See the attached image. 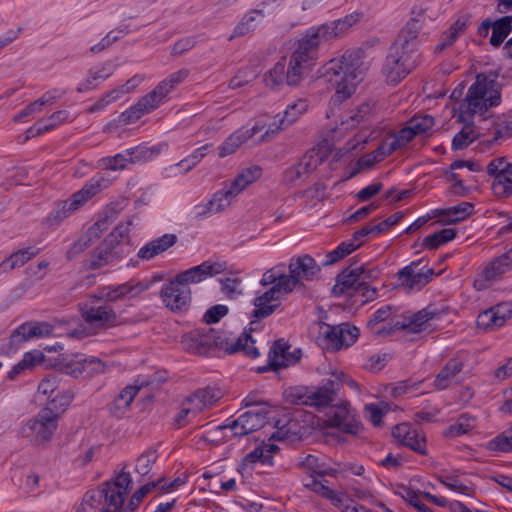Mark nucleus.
I'll return each instance as SVG.
<instances>
[{"instance_id": "f257e3e1", "label": "nucleus", "mask_w": 512, "mask_h": 512, "mask_svg": "<svg viewBox=\"0 0 512 512\" xmlns=\"http://www.w3.org/2000/svg\"><path fill=\"white\" fill-rule=\"evenodd\" d=\"M360 17V13H352L331 23L308 29L305 35L298 40L288 64H286L285 58H282L265 74L266 86L279 91L285 85H298L315 65L319 45L323 41L345 33L360 20Z\"/></svg>"}, {"instance_id": "f03ea898", "label": "nucleus", "mask_w": 512, "mask_h": 512, "mask_svg": "<svg viewBox=\"0 0 512 512\" xmlns=\"http://www.w3.org/2000/svg\"><path fill=\"white\" fill-rule=\"evenodd\" d=\"M363 58L364 51L354 49L346 51L341 59H333L329 62L325 77L336 88L334 96L336 101H342L354 93L367 69Z\"/></svg>"}, {"instance_id": "7ed1b4c3", "label": "nucleus", "mask_w": 512, "mask_h": 512, "mask_svg": "<svg viewBox=\"0 0 512 512\" xmlns=\"http://www.w3.org/2000/svg\"><path fill=\"white\" fill-rule=\"evenodd\" d=\"M497 78L498 74L494 72L476 75L475 82L469 87L464 101L460 104L461 117L464 114L483 115L489 108L501 103V86Z\"/></svg>"}, {"instance_id": "20e7f679", "label": "nucleus", "mask_w": 512, "mask_h": 512, "mask_svg": "<svg viewBox=\"0 0 512 512\" xmlns=\"http://www.w3.org/2000/svg\"><path fill=\"white\" fill-rule=\"evenodd\" d=\"M132 225V221L118 224L90 253L87 268L97 270L126 258L131 252L128 234Z\"/></svg>"}, {"instance_id": "39448f33", "label": "nucleus", "mask_w": 512, "mask_h": 512, "mask_svg": "<svg viewBox=\"0 0 512 512\" xmlns=\"http://www.w3.org/2000/svg\"><path fill=\"white\" fill-rule=\"evenodd\" d=\"M346 376L343 372L332 373L321 386L314 389L293 387L285 391L286 400L294 405H305L322 409L332 407L339 399L338 393Z\"/></svg>"}, {"instance_id": "423d86ee", "label": "nucleus", "mask_w": 512, "mask_h": 512, "mask_svg": "<svg viewBox=\"0 0 512 512\" xmlns=\"http://www.w3.org/2000/svg\"><path fill=\"white\" fill-rule=\"evenodd\" d=\"M261 175L262 168L258 165L244 168L229 185L214 193L210 201L203 206H198L197 208L201 210L197 215L205 217L223 211L245 187L258 180Z\"/></svg>"}, {"instance_id": "0eeeda50", "label": "nucleus", "mask_w": 512, "mask_h": 512, "mask_svg": "<svg viewBox=\"0 0 512 512\" xmlns=\"http://www.w3.org/2000/svg\"><path fill=\"white\" fill-rule=\"evenodd\" d=\"M309 335L323 349L338 351L355 343L359 329L348 323L330 325L323 321H315L309 326Z\"/></svg>"}, {"instance_id": "6e6552de", "label": "nucleus", "mask_w": 512, "mask_h": 512, "mask_svg": "<svg viewBox=\"0 0 512 512\" xmlns=\"http://www.w3.org/2000/svg\"><path fill=\"white\" fill-rule=\"evenodd\" d=\"M108 181L103 177H93L82 189L75 192L69 199L58 201L55 207L46 218V223L50 227L59 226L64 219L71 213L84 205L91 197L99 193L104 187H107Z\"/></svg>"}, {"instance_id": "1a4fd4ad", "label": "nucleus", "mask_w": 512, "mask_h": 512, "mask_svg": "<svg viewBox=\"0 0 512 512\" xmlns=\"http://www.w3.org/2000/svg\"><path fill=\"white\" fill-rule=\"evenodd\" d=\"M227 340L226 332L205 326L184 335L182 344L189 353L207 356L216 349L225 351Z\"/></svg>"}, {"instance_id": "9d476101", "label": "nucleus", "mask_w": 512, "mask_h": 512, "mask_svg": "<svg viewBox=\"0 0 512 512\" xmlns=\"http://www.w3.org/2000/svg\"><path fill=\"white\" fill-rule=\"evenodd\" d=\"M117 486V483L108 484L107 481L98 489L87 491L75 512H117L121 503Z\"/></svg>"}, {"instance_id": "9b49d317", "label": "nucleus", "mask_w": 512, "mask_h": 512, "mask_svg": "<svg viewBox=\"0 0 512 512\" xmlns=\"http://www.w3.org/2000/svg\"><path fill=\"white\" fill-rule=\"evenodd\" d=\"M417 64L418 55L416 53L396 48V45L393 44L390 47L382 71L387 82L396 85L411 73Z\"/></svg>"}, {"instance_id": "f8f14e48", "label": "nucleus", "mask_w": 512, "mask_h": 512, "mask_svg": "<svg viewBox=\"0 0 512 512\" xmlns=\"http://www.w3.org/2000/svg\"><path fill=\"white\" fill-rule=\"evenodd\" d=\"M58 426V414L52 408H43L20 429L22 437L37 444L49 441Z\"/></svg>"}, {"instance_id": "ddd939ff", "label": "nucleus", "mask_w": 512, "mask_h": 512, "mask_svg": "<svg viewBox=\"0 0 512 512\" xmlns=\"http://www.w3.org/2000/svg\"><path fill=\"white\" fill-rule=\"evenodd\" d=\"M126 468V465L123 469ZM162 479L157 481L149 482L142 487H140L134 494L131 496L129 502L126 506H124L125 497L129 491V487L132 483V479L130 473L122 470L113 480L108 481V484H121V486H117V490H119L121 503L119 504V508H117V512H134L142 502V500L146 497L148 493H150L154 488H156Z\"/></svg>"}, {"instance_id": "4468645a", "label": "nucleus", "mask_w": 512, "mask_h": 512, "mask_svg": "<svg viewBox=\"0 0 512 512\" xmlns=\"http://www.w3.org/2000/svg\"><path fill=\"white\" fill-rule=\"evenodd\" d=\"M440 315L439 310L432 305L418 311L409 319H392L387 325L377 330L378 334L386 333L391 334L396 330H407L408 333H420L426 330L429 326L428 322L432 319L438 318Z\"/></svg>"}, {"instance_id": "2eb2a0df", "label": "nucleus", "mask_w": 512, "mask_h": 512, "mask_svg": "<svg viewBox=\"0 0 512 512\" xmlns=\"http://www.w3.org/2000/svg\"><path fill=\"white\" fill-rule=\"evenodd\" d=\"M289 273L283 280L288 283V286L293 291L296 287H304V281H312L317 274L320 273L321 268L316 263L315 259L310 255L305 254L301 256L292 257L288 265Z\"/></svg>"}, {"instance_id": "dca6fc26", "label": "nucleus", "mask_w": 512, "mask_h": 512, "mask_svg": "<svg viewBox=\"0 0 512 512\" xmlns=\"http://www.w3.org/2000/svg\"><path fill=\"white\" fill-rule=\"evenodd\" d=\"M329 427L337 428L341 432L357 435L362 430L361 422L356 418L355 412L350 409L347 401L338 400L327 413Z\"/></svg>"}, {"instance_id": "f3484780", "label": "nucleus", "mask_w": 512, "mask_h": 512, "mask_svg": "<svg viewBox=\"0 0 512 512\" xmlns=\"http://www.w3.org/2000/svg\"><path fill=\"white\" fill-rule=\"evenodd\" d=\"M269 411L265 407L250 410L241 414L237 419L228 424L219 426V429H230L234 436L248 435L266 424Z\"/></svg>"}, {"instance_id": "a211bd4d", "label": "nucleus", "mask_w": 512, "mask_h": 512, "mask_svg": "<svg viewBox=\"0 0 512 512\" xmlns=\"http://www.w3.org/2000/svg\"><path fill=\"white\" fill-rule=\"evenodd\" d=\"M80 312L83 320L90 326L98 328H111L119 324L115 310L104 303L102 305L82 304Z\"/></svg>"}, {"instance_id": "6ab92c4d", "label": "nucleus", "mask_w": 512, "mask_h": 512, "mask_svg": "<svg viewBox=\"0 0 512 512\" xmlns=\"http://www.w3.org/2000/svg\"><path fill=\"white\" fill-rule=\"evenodd\" d=\"M160 297L171 311H184L188 309L191 302V289L173 278L162 286Z\"/></svg>"}, {"instance_id": "aec40b11", "label": "nucleus", "mask_w": 512, "mask_h": 512, "mask_svg": "<svg viewBox=\"0 0 512 512\" xmlns=\"http://www.w3.org/2000/svg\"><path fill=\"white\" fill-rule=\"evenodd\" d=\"M424 13L425 9L422 8L418 11H412L413 16L403 27L397 39L393 43L396 45V48H402L403 50L406 49L409 52H414L417 54L419 45L418 34L422 29L425 21Z\"/></svg>"}, {"instance_id": "412c9836", "label": "nucleus", "mask_w": 512, "mask_h": 512, "mask_svg": "<svg viewBox=\"0 0 512 512\" xmlns=\"http://www.w3.org/2000/svg\"><path fill=\"white\" fill-rule=\"evenodd\" d=\"M225 269V263L205 261L200 265L179 273L175 279L178 280L181 285L189 287L190 284L199 283L208 277L222 273Z\"/></svg>"}, {"instance_id": "4be33fe9", "label": "nucleus", "mask_w": 512, "mask_h": 512, "mask_svg": "<svg viewBox=\"0 0 512 512\" xmlns=\"http://www.w3.org/2000/svg\"><path fill=\"white\" fill-rule=\"evenodd\" d=\"M147 289V286L140 282H126L120 285H108L101 289L99 295L93 296L96 300H105L106 302H117L125 298H133Z\"/></svg>"}, {"instance_id": "5701e85b", "label": "nucleus", "mask_w": 512, "mask_h": 512, "mask_svg": "<svg viewBox=\"0 0 512 512\" xmlns=\"http://www.w3.org/2000/svg\"><path fill=\"white\" fill-rule=\"evenodd\" d=\"M53 326L48 322H25L17 327L10 336V344L18 346L32 338H40L51 335Z\"/></svg>"}, {"instance_id": "b1692460", "label": "nucleus", "mask_w": 512, "mask_h": 512, "mask_svg": "<svg viewBox=\"0 0 512 512\" xmlns=\"http://www.w3.org/2000/svg\"><path fill=\"white\" fill-rule=\"evenodd\" d=\"M392 435L401 445L421 455L427 454L425 438L420 437L418 431L409 423H401L394 426Z\"/></svg>"}, {"instance_id": "393cba45", "label": "nucleus", "mask_w": 512, "mask_h": 512, "mask_svg": "<svg viewBox=\"0 0 512 512\" xmlns=\"http://www.w3.org/2000/svg\"><path fill=\"white\" fill-rule=\"evenodd\" d=\"M355 292L362 294V287L360 286L355 264H351L337 275L336 284L332 287V294L335 296L344 294L351 296Z\"/></svg>"}, {"instance_id": "a878e982", "label": "nucleus", "mask_w": 512, "mask_h": 512, "mask_svg": "<svg viewBox=\"0 0 512 512\" xmlns=\"http://www.w3.org/2000/svg\"><path fill=\"white\" fill-rule=\"evenodd\" d=\"M289 346L283 340H277L273 343L268 354L267 366L260 367L259 372L267 370L277 371L280 368H286L295 363L291 361L293 358L291 352L288 351Z\"/></svg>"}, {"instance_id": "bb28decb", "label": "nucleus", "mask_w": 512, "mask_h": 512, "mask_svg": "<svg viewBox=\"0 0 512 512\" xmlns=\"http://www.w3.org/2000/svg\"><path fill=\"white\" fill-rule=\"evenodd\" d=\"M158 106L159 104L157 100L148 93L141 97L135 105L121 113L120 122L125 124L133 123L143 115L156 109Z\"/></svg>"}, {"instance_id": "cd10ccee", "label": "nucleus", "mask_w": 512, "mask_h": 512, "mask_svg": "<svg viewBox=\"0 0 512 512\" xmlns=\"http://www.w3.org/2000/svg\"><path fill=\"white\" fill-rule=\"evenodd\" d=\"M177 242L175 234H164L163 236L154 239L144 245L139 251L137 256L143 260H150L155 256L165 252Z\"/></svg>"}, {"instance_id": "c85d7f7f", "label": "nucleus", "mask_w": 512, "mask_h": 512, "mask_svg": "<svg viewBox=\"0 0 512 512\" xmlns=\"http://www.w3.org/2000/svg\"><path fill=\"white\" fill-rule=\"evenodd\" d=\"M189 76V70L180 69L170 74L166 79L161 81L150 94L157 100L158 104L180 83Z\"/></svg>"}, {"instance_id": "c756f323", "label": "nucleus", "mask_w": 512, "mask_h": 512, "mask_svg": "<svg viewBox=\"0 0 512 512\" xmlns=\"http://www.w3.org/2000/svg\"><path fill=\"white\" fill-rule=\"evenodd\" d=\"M512 269L511 264L506 258L505 254L492 259L488 262L481 273L479 274V281L493 282L498 280L503 274Z\"/></svg>"}, {"instance_id": "7c9ffc66", "label": "nucleus", "mask_w": 512, "mask_h": 512, "mask_svg": "<svg viewBox=\"0 0 512 512\" xmlns=\"http://www.w3.org/2000/svg\"><path fill=\"white\" fill-rule=\"evenodd\" d=\"M464 367V363L457 357L451 358L440 372L435 376L433 382L437 390H444L451 384L452 379L459 374Z\"/></svg>"}, {"instance_id": "2f4dec72", "label": "nucleus", "mask_w": 512, "mask_h": 512, "mask_svg": "<svg viewBox=\"0 0 512 512\" xmlns=\"http://www.w3.org/2000/svg\"><path fill=\"white\" fill-rule=\"evenodd\" d=\"M140 386L128 385L115 397L109 405V410L115 417H121L126 409L129 408L135 396L140 391Z\"/></svg>"}, {"instance_id": "473e14b6", "label": "nucleus", "mask_w": 512, "mask_h": 512, "mask_svg": "<svg viewBox=\"0 0 512 512\" xmlns=\"http://www.w3.org/2000/svg\"><path fill=\"white\" fill-rule=\"evenodd\" d=\"M265 14L261 9L251 10L249 13L245 14L239 23L235 26L230 39L235 37H240L248 34L251 31H254L258 24L262 21Z\"/></svg>"}, {"instance_id": "72a5a7b5", "label": "nucleus", "mask_w": 512, "mask_h": 512, "mask_svg": "<svg viewBox=\"0 0 512 512\" xmlns=\"http://www.w3.org/2000/svg\"><path fill=\"white\" fill-rule=\"evenodd\" d=\"M474 211V205L470 202H461L458 205L437 210V216H442L447 224L460 222L470 216Z\"/></svg>"}, {"instance_id": "f704fd0d", "label": "nucleus", "mask_w": 512, "mask_h": 512, "mask_svg": "<svg viewBox=\"0 0 512 512\" xmlns=\"http://www.w3.org/2000/svg\"><path fill=\"white\" fill-rule=\"evenodd\" d=\"M242 351L246 356L250 358H257L260 353L255 346V341L249 334H244V336H240L236 340L230 342L227 340L225 352L228 354H234Z\"/></svg>"}, {"instance_id": "c9c22d12", "label": "nucleus", "mask_w": 512, "mask_h": 512, "mask_svg": "<svg viewBox=\"0 0 512 512\" xmlns=\"http://www.w3.org/2000/svg\"><path fill=\"white\" fill-rule=\"evenodd\" d=\"M373 110V104L370 102H364L357 106L355 109H352L349 112V115L342 119L341 126L342 129L348 130L352 128H356L363 122H366Z\"/></svg>"}, {"instance_id": "e433bc0d", "label": "nucleus", "mask_w": 512, "mask_h": 512, "mask_svg": "<svg viewBox=\"0 0 512 512\" xmlns=\"http://www.w3.org/2000/svg\"><path fill=\"white\" fill-rule=\"evenodd\" d=\"M357 275L359 278L360 286L362 287V296L367 300H373L377 295V290L369 286V282L378 278L379 271L375 268H368L365 265L357 266Z\"/></svg>"}, {"instance_id": "4c0bfd02", "label": "nucleus", "mask_w": 512, "mask_h": 512, "mask_svg": "<svg viewBox=\"0 0 512 512\" xmlns=\"http://www.w3.org/2000/svg\"><path fill=\"white\" fill-rule=\"evenodd\" d=\"M37 252V250H33L32 248H24L14 252L0 263V271L8 272L17 267L23 266L32 257H34Z\"/></svg>"}, {"instance_id": "58836bf2", "label": "nucleus", "mask_w": 512, "mask_h": 512, "mask_svg": "<svg viewBox=\"0 0 512 512\" xmlns=\"http://www.w3.org/2000/svg\"><path fill=\"white\" fill-rule=\"evenodd\" d=\"M277 431L273 433L272 438L278 440L301 438L306 433V428L298 424L296 418H291L286 424L280 426V421L276 422Z\"/></svg>"}, {"instance_id": "ea45409f", "label": "nucleus", "mask_w": 512, "mask_h": 512, "mask_svg": "<svg viewBox=\"0 0 512 512\" xmlns=\"http://www.w3.org/2000/svg\"><path fill=\"white\" fill-rule=\"evenodd\" d=\"M117 213L113 208L105 209L99 219L88 229L87 233L95 240L106 231L110 224L116 219Z\"/></svg>"}, {"instance_id": "a19ab883", "label": "nucleus", "mask_w": 512, "mask_h": 512, "mask_svg": "<svg viewBox=\"0 0 512 512\" xmlns=\"http://www.w3.org/2000/svg\"><path fill=\"white\" fill-rule=\"evenodd\" d=\"M247 140H249V135L240 133L239 130L235 131L219 147V157L224 158L235 153Z\"/></svg>"}, {"instance_id": "79ce46f5", "label": "nucleus", "mask_w": 512, "mask_h": 512, "mask_svg": "<svg viewBox=\"0 0 512 512\" xmlns=\"http://www.w3.org/2000/svg\"><path fill=\"white\" fill-rule=\"evenodd\" d=\"M129 155V163H140L151 160L160 153L157 147H149L141 144L127 149Z\"/></svg>"}, {"instance_id": "37998d69", "label": "nucleus", "mask_w": 512, "mask_h": 512, "mask_svg": "<svg viewBox=\"0 0 512 512\" xmlns=\"http://www.w3.org/2000/svg\"><path fill=\"white\" fill-rule=\"evenodd\" d=\"M307 107L308 105L305 100H298L297 102L288 105L283 115L281 116L279 114L281 124L287 129L307 110Z\"/></svg>"}, {"instance_id": "c03bdc74", "label": "nucleus", "mask_w": 512, "mask_h": 512, "mask_svg": "<svg viewBox=\"0 0 512 512\" xmlns=\"http://www.w3.org/2000/svg\"><path fill=\"white\" fill-rule=\"evenodd\" d=\"M512 137V113L505 116L503 119H499L495 124V129L493 131V136L491 139L487 140L489 145H493L498 143L502 139H507Z\"/></svg>"}, {"instance_id": "a18cd8bd", "label": "nucleus", "mask_w": 512, "mask_h": 512, "mask_svg": "<svg viewBox=\"0 0 512 512\" xmlns=\"http://www.w3.org/2000/svg\"><path fill=\"white\" fill-rule=\"evenodd\" d=\"M456 236V230L444 228L432 235L424 238L423 245L429 249H437L441 245L453 240Z\"/></svg>"}, {"instance_id": "49530a36", "label": "nucleus", "mask_w": 512, "mask_h": 512, "mask_svg": "<svg viewBox=\"0 0 512 512\" xmlns=\"http://www.w3.org/2000/svg\"><path fill=\"white\" fill-rule=\"evenodd\" d=\"M361 243L355 244L354 241H344L340 243L333 251L329 252L326 256V260L323 262L324 266L332 265L345 256L356 250Z\"/></svg>"}, {"instance_id": "de8ad7c7", "label": "nucleus", "mask_w": 512, "mask_h": 512, "mask_svg": "<svg viewBox=\"0 0 512 512\" xmlns=\"http://www.w3.org/2000/svg\"><path fill=\"white\" fill-rule=\"evenodd\" d=\"M292 290L288 286V283H286L284 280L281 283H276L275 285L271 286L267 291H265L263 294L257 296V301H259L260 304L264 302L274 303L276 301H279L281 296L287 295L291 293Z\"/></svg>"}, {"instance_id": "09e8293b", "label": "nucleus", "mask_w": 512, "mask_h": 512, "mask_svg": "<svg viewBox=\"0 0 512 512\" xmlns=\"http://www.w3.org/2000/svg\"><path fill=\"white\" fill-rule=\"evenodd\" d=\"M158 453L155 449L144 451L136 459L135 472L141 476H146L151 471L152 465L157 461Z\"/></svg>"}, {"instance_id": "8fccbe9b", "label": "nucleus", "mask_w": 512, "mask_h": 512, "mask_svg": "<svg viewBox=\"0 0 512 512\" xmlns=\"http://www.w3.org/2000/svg\"><path fill=\"white\" fill-rule=\"evenodd\" d=\"M473 428L474 419L472 417L467 416L466 414H462L459 416L456 423L450 425L446 429L445 435L447 437H458L468 433Z\"/></svg>"}, {"instance_id": "3c124183", "label": "nucleus", "mask_w": 512, "mask_h": 512, "mask_svg": "<svg viewBox=\"0 0 512 512\" xmlns=\"http://www.w3.org/2000/svg\"><path fill=\"white\" fill-rule=\"evenodd\" d=\"M512 32V26L506 24L505 20L501 18L493 21L492 35L490 37V44L493 47H499L507 36Z\"/></svg>"}, {"instance_id": "603ef678", "label": "nucleus", "mask_w": 512, "mask_h": 512, "mask_svg": "<svg viewBox=\"0 0 512 512\" xmlns=\"http://www.w3.org/2000/svg\"><path fill=\"white\" fill-rule=\"evenodd\" d=\"M434 124V118L430 115L414 116L408 121V125L417 136L426 135L433 128Z\"/></svg>"}, {"instance_id": "864d4df0", "label": "nucleus", "mask_w": 512, "mask_h": 512, "mask_svg": "<svg viewBox=\"0 0 512 512\" xmlns=\"http://www.w3.org/2000/svg\"><path fill=\"white\" fill-rule=\"evenodd\" d=\"M210 146V144H205L197 148L193 153L179 161L176 166L183 167L185 173L189 172L205 157L206 151Z\"/></svg>"}, {"instance_id": "5fc2aeb1", "label": "nucleus", "mask_w": 512, "mask_h": 512, "mask_svg": "<svg viewBox=\"0 0 512 512\" xmlns=\"http://www.w3.org/2000/svg\"><path fill=\"white\" fill-rule=\"evenodd\" d=\"M487 173L497 180L502 174H512V163L507 162L504 157L495 158L487 165Z\"/></svg>"}, {"instance_id": "6e6d98bb", "label": "nucleus", "mask_w": 512, "mask_h": 512, "mask_svg": "<svg viewBox=\"0 0 512 512\" xmlns=\"http://www.w3.org/2000/svg\"><path fill=\"white\" fill-rule=\"evenodd\" d=\"M492 190L495 195L509 197L512 195V174H502L493 181Z\"/></svg>"}, {"instance_id": "4d7b16f0", "label": "nucleus", "mask_w": 512, "mask_h": 512, "mask_svg": "<svg viewBox=\"0 0 512 512\" xmlns=\"http://www.w3.org/2000/svg\"><path fill=\"white\" fill-rule=\"evenodd\" d=\"M434 275V270L429 268L427 264H425L420 271H415L413 278L411 281H406V285L410 288L420 289L426 284L430 282L432 276Z\"/></svg>"}, {"instance_id": "13d9d810", "label": "nucleus", "mask_w": 512, "mask_h": 512, "mask_svg": "<svg viewBox=\"0 0 512 512\" xmlns=\"http://www.w3.org/2000/svg\"><path fill=\"white\" fill-rule=\"evenodd\" d=\"M475 139L474 131L471 127H464L458 132L452 140V149L462 150L468 147Z\"/></svg>"}, {"instance_id": "bf43d9fd", "label": "nucleus", "mask_w": 512, "mask_h": 512, "mask_svg": "<svg viewBox=\"0 0 512 512\" xmlns=\"http://www.w3.org/2000/svg\"><path fill=\"white\" fill-rule=\"evenodd\" d=\"M93 238L86 232L85 235L79 237L66 252L68 260H72L89 248L93 242Z\"/></svg>"}, {"instance_id": "052dcab7", "label": "nucleus", "mask_w": 512, "mask_h": 512, "mask_svg": "<svg viewBox=\"0 0 512 512\" xmlns=\"http://www.w3.org/2000/svg\"><path fill=\"white\" fill-rule=\"evenodd\" d=\"M263 457V447H256L253 451L248 453L242 460L238 471L242 476L245 474H250L252 471V465L260 462V459Z\"/></svg>"}, {"instance_id": "680f3d73", "label": "nucleus", "mask_w": 512, "mask_h": 512, "mask_svg": "<svg viewBox=\"0 0 512 512\" xmlns=\"http://www.w3.org/2000/svg\"><path fill=\"white\" fill-rule=\"evenodd\" d=\"M498 327H502L512 316V303L502 302L490 308Z\"/></svg>"}, {"instance_id": "e2e57ef3", "label": "nucleus", "mask_w": 512, "mask_h": 512, "mask_svg": "<svg viewBox=\"0 0 512 512\" xmlns=\"http://www.w3.org/2000/svg\"><path fill=\"white\" fill-rule=\"evenodd\" d=\"M438 480L445 487L449 488L452 491L459 492L461 494H469V487L461 482L457 475H444L439 476Z\"/></svg>"}, {"instance_id": "0e129e2a", "label": "nucleus", "mask_w": 512, "mask_h": 512, "mask_svg": "<svg viewBox=\"0 0 512 512\" xmlns=\"http://www.w3.org/2000/svg\"><path fill=\"white\" fill-rule=\"evenodd\" d=\"M253 304L255 309L253 310L251 317L257 320L264 319L273 314L279 307L280 303H269L264 302L262 304L257 301V297L254 299Z\"/></svg>"}, {"instance_id": "69168bd1", "label": "nucleus", "mask_w": 512, "mask_h": 512, "mask_svg": "<svg viewBox=\"0 0 512 512\" xmlns=\"http://www.w3.org/2000/svg\"><path fill=\"white\" fill-rule=\"evenodd\" d=\"M487 447L491 451L510 452L512 451V436L500 434L490 440Z\"/></svg>"}, {"instance_id": "338daca9", "label": "nucleus", "mask_w": 512, "mask_h": 512, "mask_svg": "<svg viewBox=\"0 0 512 512\" xmlns=\"http://www.w3.org/2000/svg\"><path fill=\"white\" fill-rule=\"evenodd\" d=\"M401 495L404 500L415 507L419 512H432V510L426 504L420 501L418 492L404 487L403 493Z\"/></svg>"}, {"instance_id": "774afa93", "label": "nucleus", "mask_w": 512, "mask_h": 512, "mask_svg": "<svg viewBox=\"0 0 512 512\" xmlns=\"http://www.w3.org/2000/svg\"><path fill=\"white\" fill-rule=\"evenodd\" d=\"M319 164L320 159L317 153H315L314 151H309L305 153L298 162L300 169H302L306 175L313 172L318 167Z\"/></svg>"}]
</instances>
